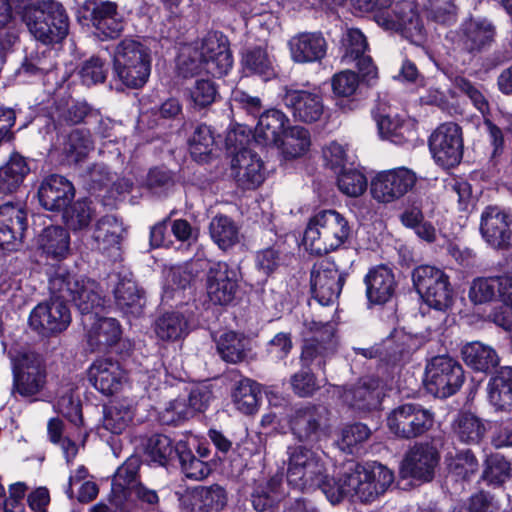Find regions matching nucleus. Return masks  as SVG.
I'll return each instance as SVG.
<instances>
[{
  "instance_id": "1",
  "label": "nucleus",
  "mask_w": 512,
  "mask_h": 512,
  "mask_svg": "<svg viewBox=\"0 0 512 512\" xmlns=\"http://www.w3.org/2000/svg\"><path fill=\"white\" fill-rule=\"evenodd\" d=\"M393 482V472L381 463L354 464L333 481L324 483L323 493L333 505L344 499L367 504L382 496Z\"/></svg>"
},
{
  "instance_id": "2",
  "label": "nucleus",
  "mask_w": 512,
  "mask_h": 512,
  "mask_svg": "<svg viewBox=\"0 0 512 512\" xmlns=\"http://www.w3.org/2000/svg\"><path fill=\"white\" fill-rule=\"evenodd\" d=\"M232 63L228 39L220 32H209L200 40L182 46L178 56V68L185 77L203 70L221 77L232 68Z\"/></svg>"
},
{
  "instance_id": "3",
  "label": "nucleus",
  "mask_w": 512,
  "mask_h": 512,
  "mask_svg": "<svg viewBox=\"0 0 512 512\" xmlns=\"http://www.w3.org/2000/svg\"><path fill=\"white\" fill-rule=\"evenodd\" d=\"M363 12H373L375 22L385 30L401 31L412 43L424 40V27L411 0H356Z\"/></svg>"
},
{
  "instance_id": "4",
  "label": "nucleus",
  "mask_w": 512,
  "mask_h": 512,
  "mask_svg": "<svg viewBox=\"0 0 512 512\" xmlns=\"http://www.w3.org/2000/svg\"><path fill=\"white\" fill-rule=\"evenodd\" d=\"M348 220L336 210H323L309 219L303 236L304 248L322 255L339 249L349 239Z\"/></svg>"
},
{
  "instance_id": "5",
  "label": "nucleus",
  "mask_w": 512,
  "mask_h": 512,
  "mask_svg": "<svg viewBox=\"0 0 512 512\" xmlns=\"http://www.w3.org/2000/svg\"><path fill=\"white\" fill-rule=\"evenodd\" d=\"M286 478L288 485L297 491L310 492L316 488L323 491L324 483L333 481L326 475V467L320 452L304 445L287 448Z\"/></svg>"
},
{
  "instance_id": "6",
  "label": "nucleus",
  "mask_w": 512,
  "mask_h": 512,
  "mask_svg": "<svg viewBox=\"0 0 512 512\" xmlns=\"http://www.w3.org/2000/svg\"><path fill=\"white\" fill-rule=\"evenodd\" d=\"M151 72V56L141 43L125 39L115 48L113 74L124 86L132 89L143 87Z\"/></svg>"
},
{
  "instance_id": "7",
  "label": "nucleus",
  "mask_w": 512,
  "mask_h": 512,
  "mask_svg": "<svg viewBox=\"0 0 512 512\" xmlns=\"http://www.w3.org/2000/svg\"><path fill=\"white\" fill-rule=\"evenodd\" d=\"M50 288L52 293H60L63 299L71 298L82 314V324L91 322L93 314L104 305L98 284L90 279L59 273L50 279Z\"/></svg>"
},
{
  "instance_id": "8",
  "label": "nucleus",
  "mask_w": 512,
  "mask_h": 512,
  "mask_svg": "<svg viewBox=\"0 0 512 512\" xmlns=\"http://www.w3.org/2000/svg\"><path fill=\"white\" fill-rule=\"evenodd\" d=\"M413 285L423 301L431 308L445 311L453 303V288L449 276L440 268L420 265L413 270Z\"/></svg>"
},
{
  "instance_id": "9",
  "label": "nucleus",
  "mask_w": 512,
  "mask_h": 512,
  "mask_svg": "<svg viewBox=\"0 0 512 512\" xmlns=\"http://www.w3.org/2000/svg\"><path fill=\"white\" fill-rule=\"evenodd\" d=\"M463 382V368L450 356H435L426 365L424 385L436 397L447 398L455 394Z\"/></svg>"
},
{
  "instance_id": "10",
  "label": "nucleus",
  "mask_w": 512,
  "mask_h": 512,
  "mask_svg": "<svg viewBox=\"0 0 512 512\" xmlns=\"http://www.w3.org/2000/svg\"><path fill=\"white\" fill-rule=\"evenodd\" d=\"M69 31V19L61 3L37 0L34 3V38L44 45L58 43Z\"/></svg>"
},
{
  "instance_id": "11",
  "label": "nucleus",
  "mask_w": 512,
  "mask_h": 512,
  "mask_svg": "<svg viewBox=\"0 0 512 512\" xmlns=\"http://www.w3.org/2000/svg\"><path fill=\"white\" fill-rule=\"evenodd\" d=\"M386 422L390 433L398 438L411 439L431 429L434 416L419 404L406 403L394 408Z\"/></svg>"
},
{
  "instance_id": "12",
  "label": "nucleus",
  "mask_w": 512,
  "mask_h": 512,
  "mask_svg": "<svg viewBox=\"0 0 512 512\" xmlns=\"http://www.w3.org/2000/svg\"><path fill=\"white\" fill-rule=\"evenodd\" d=\"M416 180V174L405 167L381 171L371 180L370 193L378 203H393L407 194Z\"/></svg>"
},
{
  "instance_id": "13",
  "label": "nucleus",
  "mask_w": 512,
  "mask_h": 512,
  "mask_svg": "<svg viewBox=\"0 0 512 512\" xmlns=\"http://www.w3.org/2000/svg\"><path fill=\"white\" fill-rule=\"evenodd\" d=\"M429 147L433 159L439 166L454 167L460 163L463 155L461 128L453 122L441 124L431 134Z\"/></svg>"
},
{
  "instance_id": "14",
  "label": "nucleus",
  "mask_w": 512,
  "mask_h": 512,
  "mask_svg": "<svg viewBox=\"0 0 512 512\" xmlns=\"http://www.w3.org/2000/svg\"><path fill=\"white\" fill-rule=\"evenodd\" d=\"M282 99L296 121L311 124L320 121L325 115L324 96L319 87L285 88Z\"/></svg>"
},
{
  "instance_id": "15",
  "label": "nucleus",
  "mask_w": 512,
  "mask_h": 512,
  "mask_svg": "<svg viewBox=\"0 0 512 512\" xmlns=\"http://www.w3.org/2000/svg\"><path fill=\"white\" fill-rule=\"evenodd\" d=\"M80 22L91 21L96 31L104 38H115L123 30L122 17L114 2L85 1L77 11Z\"/></svg>"
},
{
  "instance_id": "16",
  "label": "nucleus",
  "mask_w": 512,
  "mask_h": 512,
  "mask_svg": "<svg viewBox=\"0 0 512 512\" xmlns=\"http://www.w3.org/2000/svg\"><path fill=\"white\" fill-rule=\"evenodd\" d=\"M28 227L27 212L12 202L0 206V249L7 252L21 248Z\"/></svg>"
},
{
  "instance_id": "17",
  "label": "nucleus",
  "mask_w": 512,
  "mask_h": 512,
  "mask_svg": "<svg viewBox=\"0 0 512 512\" xmlns=\"http://www.w3.org/2000/svg\"><path fill=\"white\" fill-rule=\"evenodd\" d=\"M495 36V27L491 21L482 17H470L464 20L459 32L448 36L458 49L474 52L489 45Z\"/></svg>"
},
{
  "instance_id": "18",
  "label": "nucleus",
  "mask_w": 512,
  "mask_h": 512,
  "mask_svg": "<svg viewBox=\"0 0 512 512\" xmlns=\"http://www.w3.org/2000/svg\"><path fill=\"white\" fill-rule=\"evenodd\" d=\"M343 275L334 263L322 261L311 273V288L314 298L323 306L334 303L342 290Z\"/></svg>"
},
{
  "instance_id": "19",
  "label": "nucleus",
  "mask_w": 512,
  "mask_h": 512,
  "mask_svg": "<svg viewBox=\"0 0 512 512\" xmlns=\"http://www.w3.org/2000/svg\"><path fill=\"white\" fill-rule=\"evenodd\" d=\"M438 462L439 455L433 446L428 444L415 445L403 459L400 474L403 478L428 482L433 479Z\"/></svg>"
},
{
  "instance_id": "20",
  "label": "nucleus",
  "mask_w": 512,
  "mask_h": 512,
  "mask_svg": "<svg viewBox=\"0 0 512 512\" xmlns=\"http://www.w3.org/2000/svg\"><path fill=\"white\" fill-rule=\"evenodd\" d=\"M342 62L355 63L365 81H372L378 77V69L372 58L366 54L368 44L364 34L358 29H349L342 39Z\"/></svg>"
},
{
  "instance_id": "21",
  "label": "nucleus",
  "mask_w": 512,
  "mask_h": 512,
  "mask_svg": "<svg viewBox=\"0 0 512 512\" xmlns=\"http://www.w3.org/2000/svg\"><path fill=\"white\" fill-rule=\"evenodd\" d=\"M238 273L225 262L214 263L208 270L206 290L210 301L216 305H227L235 296Z\"/></svg>"
},
{
  "instance_id": "22",
  "label": "nucleus",
  "mask_w": 512,
  "mask_h": 512,
  "mask_svg": "<svg viewBox=\"0 0 512 512\" xmlns=\"http://www.w3.org/2000/svg\"><path fill=\"white\" fill-rule=\"evenodd\" d=\"M510 215L498 206H487L481 213L480 232L485 242L496 249L509 247Z\"/></svg>"
},
{
  "instance_id": "23",
  "label": "nucleus",
  "mask_w": 512,
  "mask_h": 512,
  "mask_svg": "<svg viewBox=\"0 0 512 512\" xmlns=\"http://www.w3.org/2000/svg\"><path fill=\"white\" fill-rule=\"evenodd\" d=\"M12 362L13 387L11 395L18 401L32 402V380L29 369L32 365L30 347L14 343L9 352Z\"/></svg>"
},
{
  "instance_id": "24",
  "label": "nucleus",
  "mask_w": 512,
  "mask_h": 512,
  "mask_svg": "<svg viewBox=\"0 0 512 512\" xmlns=\"http://www.w3.org/2000/svg\"><path fill=\"white\" fill-rule=\"evenodd\" d=\"M290 57L298 64L321 61L327 52V42L320 32H300L288 40Z\"/></svg>"
},
{
  "instance_id": "25",
  "label": "nucleus",
  "mask_w": 512,
  "mask_h": 512,
  "mask_svg": "<svg viewBox=\"0 0 512 512\" xmlns=\"http://www.w3.org/2000/svg\"><path fill=\"white\" fill-rule=\"evenodd\" d=\"M88 376L90 383L104 395L118 392L126 379L120 364L107 358L95 360L89 368Z\"/></svg>"
},
{
  "instance_id": "26",
  "label": "nucleus",
  "mask_w": 512,
  "mask_h": 512,
  "mask_svg": "<svg viewBox=\"0 0 512 512\" xmlns=\"http://www.w3.org/2000/svg\"><path fill=\"white\" fill-rule=\"evenodd\" d=\"M74 196L73 184L60 175H52L46 178L38 191L40 204L45 209L51 211H59L66 208Z\"/></svg>"
},
{
  "instance_id": "27",
  "label": "nucleus",
  "mask_w": 512,
  "mask_h": 512,
  "mask_svg": "<svg viewBox=\"0 0 512 512\" xmlns=\"http://www.w3.org/2000/svg\"><path fill=\"white\" fill-rule=\"evenodd\" d=\"M231 168L237 183L246 189L258 187L265 179L261 158L250 150L238 152L232 160Z\"/></svg>"
},
{
  "instance_id": "28",
  "label": "nucleus",
  "mask_w": 512,
  "mask_h": 512,
  "mask_svg": "<svg viewBox=\"0 0 512 512\" xmlns=\"http://www.w3.org/2000/svg\"><path fill=\"white\" fill-rule=\"evenodd\" d=\"M47 303L38 304L34 308V317L39 326L47 332H60L67 328L71 321L70 311L58 293Z\"/></svg>"
},
{
  "instance_id": "29",
  "label": "nucleus",
  "mask_w": 512,
  "mask_h": 512,
  "mask_svg": "<svg viewBox=\"0 0 512 512\" xmlns=\"http://www.w3.org/2000/svg\"><path fill=\"white\" fill-rule=\"evenodd\" d=\"M341 399L346 405L359 411L376 409L381 403L379 382L362 380L355 385L345 387Z\"/></svg>"
},
{
  "instance_id": "30",
  "label": "nucleus",
  "mask_w": 512,
  "mask_h": 512,
  "mask_svg": "<svg viewBox=\"0 0 512 512\" xmlns=\"http://www.w3.org/2000/svg\"><path fill=\"white\" fill-rule=\"evenodd\" d=\"M366 294L371 303H386L395 290L392 271L386 266H378L369 271L365 277Z\"/></svg>"
},
{
  "instance_id": "31",
  "label": "nucleus",
  "mask_w": 512,
  "mask_h": 512,
  "mask_svg": "<svg viewBox=\"0 0 512 512\" xmlns=\"http://www.w3.org/2000/svg\"><path fill=\"white\" fill-rule=\"evenodd\" d=\"M83 325L87 329L88 342L93 348L111 346L121 335L118 321L114 318L100 317L99 312L93 314L91 322Z\"/></svg>"
},
{
  "instance_id": "32",
  "label": "nucleus",
  "mask_w": 512,
  "mask_h": 512,
  "mask_svg": "<svg viewBox=\"0 0 512 512\" xmlns=\"http://www.w3.org/2000/svg\"><path fill=\"white\" fill-rule=\"evenodd\" d=\"M323 416V408L297 409L289 420L292 433L301 441L316 440Z\"/></svg>"
},
{
  "instance_id": "33",
  "label": "nucleus",
  "mask_w": 512,
  "mask_h": 512,
  "mask_svg": "<svg viewBox=\"0 0 512 512\" xmlns=\"http://www.w3.org/2000/svg\"><path fill=\"white\" fill-rule=\"evenodd\" d=\"M289 119L276 109L268 110L261 114L255 128V136L266 145H279Z\"/></svg>"
},
{
  "instance_id": "34",
  "label": "nucleus",
  "mask_w": 512,
  "mask_h": 512,
  "mask_svg": "<svg viewBox=\"0 0 512 512\" xmlns=\"http://www.w3.org/2000/svg\"><path fill=\"white\" fill-rule=\"evenodd\" d=\"M30 172L26 159L13 153L9 160L0 166V193L8 195L18 191Z\"/></svg>"
},
{
  "instance_id": "35",
  "label": "nucleus",
  "mask_w": 512,
  "mask_h": 512,
  "mask_svg": "<svg viewBox=\"0 0 512 512\" xmlns=\"http://www.w3.org/2000/svg\"><path fill=\"white\" fill-rule=\"evenodd\" d=\"M37 244L46 256L62 260L70 252V235L61 226H49L39 235Z\"/></svg>"
},
{
  "instance_id": "36",
  "label": "nucleus",
  "mask_w": 512,
  "mask_h": 512,
  "mask_svg": "<svg viewBox=\"0 0 512 512\" xmlns=\"http://www.w3.org/2000/svg\"><path fill=\"white\" fill-rule=\"evenodd\" d=\"M489 402L499 411L512 412V368H502L488 384Z\"/></svg>"
},
{
  "instance_id": "37",
  "label": "nucleus",
  "mask_w": 512,
  "mask_h": 512,
  "mask_svg": "<svg viewBox=\"0 0 512 512\" xmlns=\"http://www.w3.org/2000/svg\"><path fill=\"white\" fill-rule=\"evenodd\" d=\"M461 356L468 367L479 372L486 373L499 363L496 351L491 346L479 341L463 345Z\"/></svg>"
},
{
  "instance_id": "38",
  "label": "nucleus",
  "mask_w": 512,
  "mask_h": 512,
  "mask_svg": "<svg viewBox=\"0 0 512 512\" xmlns=\"http://www.w3.org/2000/svg\"><path fill=\"white\" fill-rule=\"evenodd\" d=\"M124 233L121 221L115 216L107 215L99 219L93 229L94 247L102 252L117 248Z\"/></svg>"
},
{
  "instance_id": "39",
  "label": "nucleus",
  "mask_w": 512,
  "mask_h": 512,
  "mask_svg": "<svg viewBox=\"0 0 512 512\" xmlns=\"http://www.w3.org/2000/svg\"><path fill=\"white\" fill-rule=\"evenodd\" d=\"M154 331L162 341H177L189 334L190 326L186 316L180 312H167L155 322Z\"/></svg>"
},
{
  "instance_id": "40",
  "label": "nucleus",
  "mask_w": 512,
  "mask_h": 512,
  "mask_svg": "<svg viewBox=\"0 0 512 512\" xmlns=\"http://www.w3.org/2000/svg\"><path fill=\"white\" fill-rule=\"evenodd\" d=\"M114 294L116 304L123 313L133 317L142 313L145 300L133 280H121L116 286Z\"/></svg>"
},
{
  "instance_id": "41",
  "label": "nucleus",
  "mask_w": 512,
  "mask_h": 512,
  "mask_svg": "<svg viewBox=\"0 0 512 512\" xmlns=\"http://www.w3.org/2000/svg\"><path fill=\"white\" fill-rule=\"evenodd\" d=\"M400 219L405 227L412 229L418 238L427 243L437 241L438 236L442 235V223L437 221L436 228L431 222L424 220L422 211L417 207L404 211Z\"/></svg>"
},
{
  "instance_id": "42",
  "label": "nucleus",
  "mask_w": 512,
  "mask_h": 512,
  "mask_svg": "<svg viewBox=\"0 0 512 512\" xmlns=\"http://www.w3.org/2000/svg\"><path fill=\"white\" fill-rule=\"evenodd\" d=\"M359 83L358 75L351 70H343L332 77V92L339 99L336 105L344 112L353 110L357 104L354 100L345 104L341 99L352 97L357 91Z\"/></svg>"
},
{
  "instance_id": "43",
  "label": "nucleus",
  "mask_w": 512,
  "mask_h": 512,
  "mask_svg": "<svg viewBox=\"0 0 512 512\" xmlns=\"http://www.w3.org/2000/svg\"><path fill=\"white\" fill-rule=\"evenodd\" d=\"M452 429L454 436L466 444L478 443L486 431L483 421L469 412L460 413L454 420Z\"/></svg>"
},
{
  "instance_id": "44",
  "label": "nucleus",
  "mask_w": 512,
  "mask_h": 512,
  "mask_svg": "<svg viewBox=\"0 0 512 512\" xmlns=\"http://www.w3.org/2000/svg\"><path fill=\"white\" fill-rule=\"evenodd\" d=\"M249 341L242 334L229 331L217 340V350L223 360L231 363L242 361L248 350Z\"/></svg>"
},
{
  "instance_id": "45",
  "label": "nucleus",
  "mask_w": 512,
  "mask_h": 512,
  "mask_svg": "<svg viewBox=\"0 0 512 512\" xmlns=\"http://www.w3.org/2000/svg\"><path fill=\"white\" fill-rule=\"evenodd\" d=\"M501 285L512 288V280L498 279L497 277H480L473 280L469 289V299L474 304H483L498 297V288Z\"/></svg>"
},
{
  "instance_id": "46",
  "label": "nucleus",
  "mask_w": 512,
  "mask_h": 512,
  "mask_svg": "<svg viewBox=\"0 0 512 512\" xmlns=\"http://www.w3.org/2000/svg\"><path fill=\"white\" fill-rule=\"evenodd\" d=\"M445 461L449 474L456 480H469L479 469L476 457L468 449L449 453Z\"/></svg>"
},
{
  "instance_id": "47",
  "label": "nucleus",
  "mask_w": 512,
  "mask_h": 512,
  "mask_svg": "<svg viewBox=\"0 0 512 512\" xmlns=\"http://www.w3.org/2000/svg\"><path fill=\"white\" fill-rule=\"evenodd\" d=\"M212 240L223 250L239 241V229L234 221L224 215L215 216L209 225Z\"/></svg>"
},
{
  "instance_id": "48",
  "label": "nucleus",
  "mask_w": 512,
  "mask_h": 512,
  "mask_svg": "<svg viewBox=\"0 0 512 512\" xmlns=\"http://www.w3.org/2000/svg\"><path fill=\"white\" fill-rule=\"evenodd\" d=\"M175 449L186 477L194 480H202L210 474L211 468L208 463L196 458L192 454L186 441H178L175 445Z\"/></svg>"
},
{
  "instance_id": "49",
  "label": "nucleus",
  "mask_w": 512,
  "mask_h": 512,
  "mask_svg": "<svg viewBox=\"0 0 512 512\" xmlns=\"http://www.w3.org/2000/svg\"><path fill=\"white\" fill-rule=\"evenodd\" d=\"M310 146V134L301 126H293L286 129L278 148L290 158L302 156Z\"/></svg>"
},
{
  "instance_id": "50",
  "label": "nucleus",
  "mask_w": 512,
  "mask_h": 512,
  "mask_svg": "<svg viewBox=\"0 0 512 512\" xmlns=\"http://www.w3.org/2000/svg\"><path fill=\"white\" fill-rule=\"evenodd\" d=\"M140 468V460L136 456L128 458L115 472L112 479V492L115 495L125 494L126 490L132 491L134 485H138L137 475Z\"/></svg>"
},
{
  "instance_id": "51",
  "label": "nucleus",
  "mask_w": 512,
  "mask_h": 512,
  "mask_svg": "<svg viewBox=\"0 0 512 512\" xmlns=\"http://www.w3.org/2000/svg\"><path fill=\"white\" fill-rule=\"evenodd\" d=\"M260 386L250 379L241 380L233 393L236 408L244 414H252L259 403Z\"/></svg>"
},
{
  "instance_id": "52",
  "label": "nucleus",
  "mask_w": 512,
  "mask_h": 512,
  "mask_svg": "<svg viewBox=\"0 0 512 512\" xmlns=\"http://www.w3.org/2000/svg\"><path fill=\"white\" fill-rule=\"evenodd\" d=\"M12 6L15 16L19 17L32 33V0H0V29L4 28L12 20Z\"/></svg>"
},
{
  "instance_id": "53",
  "label": "nucleus",
  "mask_w": 512,
  "mask_h": 512,
  "mask_svg": "<svg viewBox=\"0 0 512 512\" xmlns=\"http://www.w3.org/2000/svg\"><path fill=\"white\" fill-rule=\"evenodd\" d=\"M284 496L281 490V478L272 477L263 485H258L252 493V505L255 510L262 512L271 507L274 502Z\"/></svg>"
},
{
  "instance_id": "54",
  "label": "nucleus",
  "mask_w": 512,
  "mask_h": 512,
  "mask_svg": "<svg viewBox=\"0 0 512 512\" xmlns=\"http://www.w3.org/2000/svg\"><path fill=\"white\" fill-rule=\"evenodd\" d=\"M145 451L151 461L162 466L177 456L175 445L172 444L171 439L161 434L153 435L148 439Z\"/></svg>"
},
{
  "instance_id": "55",
  "label": "nucleus",
  "mask_w": 512,
  "mask_h": 512,
  "mask_svg": "<svg viewBox=\"0 0 512 512\" xmlns=\"http://www.w3.org/2000/svg\"><path fill=\"white\" fill-rule=\"evenodd\" d=\"M93 148L90 133L86 130H73L67 139L64 150L69 161H82Z\"/></svg>"
},
{
  "instance_id": "56",
  "label": "nucleus",
  "mask_w": 512,
  "mask_h": 512,
  "mask_svg": "<svg viewBox=\"0 0 512 512\" xmlns=\"http://www.w3.org/2000/svg\"><path fill=\"white\" fill-rule=\"evenodd\" d=\"M192 280V274L185 266L171 267L165 274L163 298L166 300L180 297Z\"/></svg>"
},
{
  "instance_id": "57",
  "label": "nucleus",
  "mask_w": 512,
  "mask_h": 512,
  "mask_svg": "<svg viewBox=\"0 0 512 512\" xmlns=\"http://www.w3.org/2000/svg\"><path fill=\"white\" fill-rule=\"evenodd\" d=\"M132 407L124 403H116L105 412L103 425L111 433H122L133 419Z\"/></svg>"
},
{
  "instance_id": "58",
  "label": "nucleus",
  "mask_w": 512,
  "mask_h": 512,
  "mask_svg": "<svg viewBox=\"0 0 512 512\" xmlns=\"http://www.w3.org/2000/svg\"><path fill=\"white\" fill-rule=\"evenodd\" d=\"M511 476L510 463L500 454L490 455L485 461L482 478L491 485H501Z\"/></svg>"
},
{
  "instance_id": "59",
  "label": "nucleus",
  "mask_w": 512,
  "mask_h": 512,
  "mask_svg": "<svg viewBox=\"0 0 512 512\" xmlns=\"http://www.w3.org/2000/svg\"><path fill=\"white\" fill-rule=\"evenodd\" d=\"M190 153L196 161H203L214 146V137L210 127L199 125L195 128L189 139Z\"/></svg>"
},
{
  "instance_id": "60",
  "label": "nucleus",
  "mask_w": 512,
  "mask_h": 512,
  "mask_svg": "<svg viewBox=\"0 0 512 512\" xmlns=\"http://www.w3.org/2000/svg\"><path fill=\"white\" fill-rule=\"evenodd\" d=\"M243 64L245 69L251 73L262 76L266 80L275 74L272 60L266 50L262 48H255L248 51L243 57Z\"/></svg>"
},
{
  "instance_id": "61",
  "label": "nucleus",
  "mask_w": 512,
  "mask_h": 512,
  "mask_svg": "<svg viewBox=\"0 0 512 512\" xmlns=\"http://www.w3.org/2000/svg\"><path fill=\"white\" fill-rule=\"evenodd\" d=\"M93 216V211L86 200L77 201L70 207L64 208L63 219L66 225L76 231L86 228Z\"/></svg>"
},
{
  "instance_id": "62",
  "label": "nucleus",
  "mask_w": 512,
  "mask_h": 512,
  "mask_svg": "<svg viewBox=\"0 0 512 512\" xmlns=\"http://www.w3.org/2000/svg\"><path fill=\"white\" fill-rule=\"evenodd\" d=\"M337 183L340 191L349 197H358L367 188L366 177L356 169H342Z\"/></svg>"
},
{
  "instance_id": "63",
  "label": "nucleus",
  "mask_w": 512,
  "mask_h": 512,
  "mask_svg": "<svg viewBox=\"0 0 512 512\" xmlns=\"http://www.w3.org/2000/svg\"><path fill=\"white\" fill-rule=\"evenodd\" d=\"M370 429L362 423H355L345 426L341 431V437L338 441L341 450L347 453H353L358 445L365 442L370 437Z\"/></svg>"
},
{
  "instance_id": "64",
  "label": "nucleus",
  "mask_w": 512,
  "mask_h": 512,
  "mask_svg": "<svg viewBox=\"0 0 512 512\" xmlns=\"http://www.w3.org/2000/svg\"><path fill=\"white\" fill-rule=\"evenodd\" d=\"M217 96L214 83L208 79H198L190 89V98L200 108L212 104Z\"/></svg>"
}]
</instances>
